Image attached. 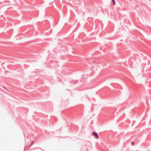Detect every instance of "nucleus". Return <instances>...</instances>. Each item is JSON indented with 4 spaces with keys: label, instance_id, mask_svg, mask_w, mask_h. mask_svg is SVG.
Masks as SVG:
<instances>
[{
    "label": "nucleus",
    "instance_id": "nucleus-3",
    "mask_svg": "<svg viewBox=\"0 0 151 151\" xmlns=\"http://www.w3.org/2000/svg\"><path fill=\"white\" fill-rule=\"evenodd\" d=\"M112 1L113 4H114L115 5V1L114 0H112Z\"/></svg>",
    "mask_w": 151,
    "mask_h": 151
},
{
    "label": "nucleus",
    "instance_id": "nucleus-4",
    "mask_svg": "<svg viewBox=\"0 0 151 151\" xmlns=\"http://www.w3.org/2000/svg\"><path fill=\"white\" fill-rule=\"evenodd\" d=\"M136 151H138V150H136Z\"/></svg>",
    "mask_w": 151,
    "mask_h": 151
},
{
    "label": "nucleus",
    "instance_id": "nucleus-1",
    "mask_svg": "<svg viewBox=\"0 0 151 151\" xmlns=\"http://www.w3.org/2000/svg\"><path fill=\"white\" fill-rule=\"evenodd\" d=\"M92 133L93 135V136L95 137L96 138V139H98L99 138V136H98L97 134V133L95 132H92Z\"/></svg>",
    "mask_w": 151,
    "mask_h": 151
},
{
    "label": "nucleus",
    "instance_id": "nucleus-2",
    "mask_svg": "<svg viewBox=\"0 0 151 151\" xmlns=\"http://www.w3.org/2000/svg\"><path fill=\"white\" fill-rule=\"evenodd\" d=\"M131 144L132 146H134L135 144V142L134 141H132L131 142Z\"/></svg>",
    "mask_w": 151,
    "mask_h": 151
}]
</instances>
